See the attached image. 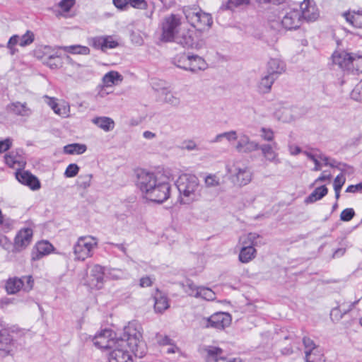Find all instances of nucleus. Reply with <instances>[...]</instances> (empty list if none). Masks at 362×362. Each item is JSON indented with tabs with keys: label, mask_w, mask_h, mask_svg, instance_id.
<instances>
[{
	"label": "nucleus",
	"mask_w": 362,
	"mask_h": 362,
	"mask_svg": "<svg viewBox=\"0 0 362 362\" xmlns=\"http://www.w3.org/2000/svg\"><path fill=\"white\" fill-rule=\"evenodd\" d=\"M141 339V326L136 322H129L124 328L117 343L110 349L109 362H133L130 352L142 358L146 353V347Z\"/></svg>",
	"instance_id": "1"
},
{
	"label": "nucleus",
	"mask_w": 362,
	"mask_h": 362,
	"mask_svg": "<svg viewBox=\"0 0 362 362\" xmlns=\"http://www.w3.org/2000/svg\"><path fill=\"white\" fill-rule=\"evenodd\" d=\"M177 188L180 192L181 202L183 204H189L199 196V181L195 175H180L177 180Z\"/></svg>",
	"instance_id": "2"
},
{
	"label": "nucleus",
	"mask_w": 362,
	"mask_h": 362,
	"mask_svg": "<svg viewBox=\"0 0 362 362\" xmlns=\"http://www.w3.org/2000/svg\"><path fill=\"white\" fill-rule=\"evenodd\" d=\"M182 11L188 23L197 30H209L213 23L211 16L202 11L199 7L185 6Z\"/></svg>",
	"instance_id": "3"
},
{
	"label": "nucleus",
	"mask_w": 362,
	"mask_h": 362,
	"mask_svg": "<svg viewBox=\"0 0 362 362\" xmlns=\"http://www.w3.org/2000/svg\"><path fill=\"white\" fill-rule=\"evenodd\" d=\"M98 239L91 235L81 236L73 246L74 259L84 261L93 255L98 247Z\"/></svg>",
	"instance_id": "4"
},
{
	"label": "nucleus",
	"mask_w": 362,
	"mask_h": 362,
	"mask_svg": "<svg viewBox=\"0 0 362 362\" xmlns=\"http://www.w3.org/2000/svg\"><path fill=\"white\" fill-rule=\"evenodd\" d=\"M181 19L175 14H170L163 18L160 23L161 40L173 42L181 28Z\"/></svg>",
	"instance_id": "5"
},
{
	"label": "nucleus",
	"mask_w": 362,
	"mask_h": 362,
	"mask_svg": "<svg viewBox=\"0 0 362 362\" xmlns=\"http://www.w3.org/2000/svg\"><path fill=\"white\" fill-rule=\"evenodd\" d=\"M170 185L167 179L160 175L158 182L156 183V186L149 192L146 198L154 202L163 203L170 197Z\"/></svg>",
	"instance_id": "6"
},
{
	"label": "nucleus",
	"mask_w": 362,
	"mask_h": 362,
	"mask_svg": "<svg viewBox=\"0 0 362 362\" xmlns=\"http://www.w3.org/2000/svg\"><path fill=\"white\" fill-rule=\"evenodd\" d=\"M160 175L155 173L141 169L137 172L136 185L145 197L158 182Z\"/></svg>",
	"instance_id": "7"
},
{
	"label": "nucleus",
	"mask_w": 362,
	"mask_h": 362,
	"mask_svg": "<svg viewBox=\"0 0 362 362\" xmlns=\"http://www.w3.org/2000/svg\"><path fill=\"white\" fill-rule=\"evenodd\" d=\"M115 334L110 329H103L93 337L92 341L95 347L98 349H111L119 338H115Z\"/></svg>",
	"instance_id": "8"
},
{
	"label": "nucleus",
	"mask_w": 362,
	"mask_h": 362,
	"mask_svg": "<svg viewBox=\"0 0 362 362\" xmlns=\"http://www.w3.org/2000/svg\"><path fill=\"white\" fill-rule=\"evenodd\" d=\"M33 286V279L31 276H25L21 279L13 278L7 281L6 289L10 294H14L23 288L25 291H29Z\"/></svg>",
	"instance_id": "9"
},
{
	"label": "nucleus",
	"mask_w": 362,
	"mask_h": 362,
	"mask_svg": "<svg viewBox=\"0 0 362 362\" xmlns=\"http://www.w3.org/2000/svg\"><path fill=\"white\" fill-rule=\"evenodd\" d=\"M231 323V317L226 313H216L207 319L204 320L203 326L206 328L212 327L223 329Z\"/></svg>",
	"instance_id": "10"
},
{
	"label": "nucleus",
	"mask_w": 362,
	"mask_h": 362,
	"mask_svg": "<svg viewBox=\"0 0 362 362\" xmlns=\"http://www.w3.org/2000/svg\"><path fill=\"white\" fill-rule=\"evenodd\" d=\"M226 171L235 177V182L240 186L247 185L252 180V174L247 167L227 165Z\"/></svg>",
	"instance_id": "11"
},
{
	"label": "nucleus",
	"mask_w": 362,
	"mask_h": 362,
	"mask_svg": "<svg viewBox=\"0 0 362 362\" xmlns=\"http://www.w3.org/2000/svg\"><path fill=\"white\" fill-rule=\"evenodd\" d=\"M192 31L189 30L181 31L180 29L173 41L185 47L197 49L202 48L204 46V42L203 40H195L192 37Z\"/></svg>",
	"instance_id": "12"
},
{
	"label": "nucleus",
	"mask_w": 362,
	"mask_h": 362,
	"mask_svg": "<svg viewBox=\"0 0 362 362\" xmlns=\"http://www.w3.org/2000/svg\"><path fill=\"white\" fill-rule=\"evenodd\" d=\"M301 23L300 11L298 9H289L282 16L281 24L287 30L297 29Z\"/></svg>",
	"instance_id": "13"
},
{
	"label": "nucleus",
	"mask_w": 362,
	"mask_h": 362,
	"mask_svg": "<svg viewBox=\"0 0 362 362\" xmlns=\"http://www.w3.org/2000/svg\"><path fill=\"white\" fill-rule=\"evenodd\" d=\"M33 235L31 228H25L20 230L15 237L13 251L21 252L26 248L32 241Z\"/></svg>",
	"instance_id": "14"
},
{
	"label": "nucleus",
	"mask_w": 362,
	"mask_h": 362,
	"mask_svg": "<svg viewBox=\"0 0 362 362\" xmlns=\"http://www.w3.org/2000/svg\"><path fill=\"white\" fill-rule=\"evenodd\" d=\"M208 362H240L236 358H228L224 351L219 347L208 346L204 349Z\"/></svg>",
	"instance_id": "15"
},
{
	"label": "nucleus",
	"mask_w": 362,
	"mask_h": 362,
	"mask_svg": "<svg viewBox=\"0 0 362 362\" xmlns=\"http://www.w3.org/2000/svg\"><path fill=\"white\" fill-rule=\"evenodd\" d=\"M301 19L307 22H313L316 21L319 16V10L314 2L309 0H304L300 4Z\"/></svg>",
	"instance_id": "16"
},
{
	"label": "nucleus",
	"mask_w": 362,
	"mask_h": 362,
	"mask_svg": "<svg viewBox=\"0 0 362 362\" xmlns=\"http://www.w3.org/2000/svg\"><path fill=\"white\" fill-rule=\"evenodd\" d=\"M16 177L21 184L32 190H38L41 187L38 178L28 171H18L16 173Z\"/></svg>",
	"instance_id": "17"
},
{
	"label": "nucleus",
	"mask_w": 362,
	"mask_h": 362,
	"mask_svg": "<svg viewBox=\"0 0 362 362\" xmlns=\"http://www.w3.org/2000/svg\"><path fill=\"white\" fill-rule=\"evenodd\" d=\"M15 343L11 335L6 329L0 331V353L3 356L12 354Z\"/></svg>",
	"instance_id": "18"
},
{
	"label": "nucleus",
	"mask_w": 362,
	"mask_h": 362,
	"mask_svg": "<svg viewBox=\"0 0 362 362\" xmlns=\"http://www.w3.org/2000/svg\"><path fill=\"white\" fill-rule=\"evenodd\" d=\"M90 45L95 49L106 51L107 49H113L118 46V42L111 36H98L90 39Z\"/></svg>",
	"instance_id": "19"
},
{
	"label": "nucleus",
	"mask_w": 362,
	"mask_h": 362,
	"mask_svg": "<svg viewBox=\"0 0 362 362\" xmlns=\"http://www.w3.org/2000/svg\"><path fill=\"white\" fill-rule=\"evenodd\" d=\"M235 149L239 153H249L259 149V144L250 140L246 134H242L235 146Z\"/></svg>",
	"instance_id": "20"
},
{
	"label": "nucleus",
	"mask_w": 362,
	"mask_h": 362,
	"mask_svg": "<svg viewBox=\"0 0 362 362\" xmlns=\"http://www.w3.org/2000/svg\"><path fill=\"white\" fill-rule=\"evenodd\" d=\"M259 149L261 150L262 154L266 160L275 165H278L281 163L279 158V153L276 151L277 149L276 143L274 142L272 144H264L260 146L259 145Z\"/></svg>",
	"instance_id": "21"
},
{
	"label": "nucleus",
	"mask_w": 362,
	"mask_h": 362,
	"mask_svg": "<svg viewBox=\"0 0 362 362\" xmlns=\"http://www.w3.org/2000/svg\"><path fill=\"white\" fill-rule=\"evenodd\" d=\"M104 279V269L100 265H95L90 272L88 285L91 288L100 289L102 288Z\"/></svg>",
	"instance_id": "22"
},
{
	"label": "nucleus",
	"mask_w": 362,
	"mask_h": 362,
	"mask_svg": "<svg viewBox=\"0 0 362 362\" xmlns=\"http://www.w3.org/2000/svg\"><path fill=\"white\" fill-rule=\"evenodd\" d=\"M54 249V247L48 241L38 242L32 252V259L38 260L42 257L49 255Z\"/></svg>",
	"instance_id": "23"
},
{
	"label": "nucleus",
	"mask_w": 362,
	"mask_h": 362,
	"mask_svg": "<svg viewBox=\"0 0 362 362\" xmlns=\"http://www.w3.org/2000/svg\"><path fill=\"white\" fill-rule=\"evenodd\" d=\"M332 62L341 69H351L352 54L344 51L335 52L332 54Z\"/></svg>",
	"instance_id": "24"
},
{
	"label": "nucleus",
	"mask_w": 362,
	"mask_h": 362,
	"mask_svg": "<svg viewBox=\"0 0 362 362\" xmlns=\"http://www.w3.org/2000/svg\"><path fill=\"white\" fill-rule=\"evenodd\" d=\"M91 122L105 132L113 130L115 126L114 120L105 116L95 117L91 119Z\"/></svg>",
	"instance_id": "25"
},
{
	"label": "nucleus",
	"mask_w": 362,
	"mask_h": 362,
	"mask_svg": "<svg viewBox=\"0 0 362 362\" xmlns=\"http://www.w3.org/2000/svg\"><path fill=\"white\" fill-rule=\"evenodd\" d=\"M267 74L278 77L285 71V64L278 59H271L267 63Z\"/></svg>",
	"instance_id": "26"
},
{
	"label": "nucleus",
	"mask_w": 362,
	"mask_h": 362,
	"mask_svg": "<svg viewBox=\"0 0 362 362\" xmlns=\"http://www.w3.org/2000/svg\"><path fill=\"white\" fill-rule=\"evenodd\" d=\"M122 81L123 76L115 71L107 73L103 78V83L106 87L119 85Z\"/></svg>",
	"instance_id": "27"
},
{
	"label": "nucleus",
	"mask_w": 362,
	"mask_h": 362,
	"mask_svg": "<svg viewBox=\"0 0 362 362\" xmlns=\"http://www.w3.org/2000/svg\"><path fill=\"white\" fill-rule=\"evenodd\" d=\"M276 79V76H272L268 74L265 75L260 79L257 84V91L262 94L269 93Z\"/></svg>",
	"instance_id": "28"
},
{
	"label": "nucleus",
	"mask_w": 362,
	"mask_h": 362,
	"mask_svg": "<svg viewBox=\"0 0 362 362\" xmlns=\"http://www.w3.org/2000/svg\"><path fill=\"white\" fill-rule=\"evenodd\" d=\"M257 250L252 245L243 246L239 254V260L242 263H248L256 257Z\"/></svg>",
	"instance_id": "29"
},
{
	"label": "nucleus",
	"mask_w": 362,
	"mask_h": 362,
	"mask_svg": "<svg viewBox=\"0 0 362 362\" xmlns=\"http://www.w3.org/2000/svg\"><path fill=\"white\" fill-rule=\"evenodd\" d=\"M8 110L17 115L28 116L30 114V110L27 107L26 103L15 102L8 106Z\"/></svg>",
	"instance_id": "30"
},
{
	"label": "nucleus",
	"mask_w": 362,
	"mask_h": 362,
	"mask_svg": "<svg viewBox=\"0 0 362 362\" xmlns=\"http://www.w3.org/2000/svg\"><path fill=\"white\" fill-rule=\"evenodd\" d=\"M259 235L255 233H250L240 237L239 242L243 246L252 245V247L257 246L261 244L258 240Z\"/></svg>",
	"instance_id": "31"
},
{
	"label": "nucleus",
	"mask_w": 362,
	"mask_h": 362,
	"mask_svg": "<svg viewBox=\"0 0 362 362\" xmlns=\"http://www.w3.org/2000/svg\"><path fill=\"white\" fill-rule=\"evenodd\" d=\"M305 360L307 362H323L325 361L323 354L321 350L316 347L313 349L305 351Z\"/></svg>",
	"instance_id": "32"
},
{
	"label": "nucleus",
	"mask_w": 362,
	"mask_h": 362,
	"mask_svg": "<svg viewBox=\"0 0 362 362\" xmlns=\"http://www.w3.org/2000/svg\"><path fill=\"white\" fill-rule=\"evenodd\" d=\"M206 67L207 64L203 58L197 55L191 56L190 67H189V71L196 72L199 70H204Z\"/></svg>",
	"instance_id": "33"
},
{
	"label": "nucleus",
	"mask_w": 362,
	"mask_h": 362,
	"mask_svg": "<svg viewBox=\"0 0 362 362\" xmlns=\"http://www.w3.org/2000/svg\"><path fill=\"white\" fill-rule=\"evenodd\" d=\"M328 189L325 186L317 187L306 199L305 203H313L317 200L321 199L327 194Z\"/></svg>",
	"instance_id": "34"
},
{
	"label": "nucleus",
	"mask_w": 362,
	"mask_h": 362,
	"mask_svg": "<svg viewBox=\"0 0 362 362\" xmlns=\"http://www.w3.org/2000/svg\"><path fill=\"white\" fill-rule=\"evenodd\" d=\"M155 303L154 309L156 312L162 313L169 307L167 297L163 296L160 293H157L154 296Z\"/></svg>",
	"instance_id": "35"
},
{
	"label": "nucleus",
	"mask_w": 362,
	"mask_h": 362,
	"mask_svg": "<svg viewBox=\"0 0 362 362\" xmlns=\"http://www.w3.org/2000/svg\"><path fill=\"white\" fill-rule=\"evenodd\" d=\"M192 55L181 54L174 58V64L179 68L189 71Z\"/></svg>",
	"instance_id": "36"
},
{
	"label": "nucleus",
	"mask_w": 362,
	"mask_h": 362,
	"mask_svg": "<svg viewBox=\"0 0 362 362\" xmlns=\"http://www.w3.org/2000/svg\"><path fill=\"white\" fill-rule=\"evenodd\" d=\"M86 149L85 144H72L65 146L64 151L67 154H82Z\"/></svg>",
	"instance_id": "37"
},
{
	"label": "nucleus",
	"mask_w": 362,
	"mask_h": 362,
	"mask_svg": "<svg viewBox=\"0 0 362 362\" xmlns=\"http://www.w3.org/2000/svg\"><path fill=\"white\" fill-rule=\"evenodd\" d=\"M223 139H226L228 141H233L237 140L238 135L237 132L234 130L226 132L219 134H217L214 139L211 141L212 143H220Z\"/></svg>",
	"instance_id": "38"
},
{
	"label": "nucleus",
	"mask_w": 362,
	"mask_h": 362,
	"mask_svg": "<svg viewBox=\"0 0 362 362\" xmlns=\"http://www.w3.org/2000/svg\"><path fill=\"white\" fill-rule=\"evenodd\" d=\"M221 184V178L216 174H208L204 177V185L206 188H215Z\"/></svg>",
	"instance_id": "39"
},
{
	"label": "nucleus",
	"mask_w": 362,
	"mask_h": 362,
	"mask_svg": "<svg viewBox=\"0 0 362 362\" xmlns=\"http://www.w3.org/2000/svg\"><path fill=\"white\" fill-rule=\"evenodd\" d=\"M62 49L67 52L71 54H88L90 53V49L86 46L81 45H71V46H64L62 47Z\"/></svg>",
	"instance_id": "40"
},
{
	"label": "nucleus",
	"mask_w": 362,
	"mask_h": 362,
	"mask_svg": "<svg viewBox=\"0 0 362 362\" xmlns=\"http://www.w3.org/2000/svg\"><path fill=\"white\" fill-rule=\"evenodd\" d=\"M163 93L165 95L163 98L165 103L173 107H177L180 105V100L179 98L167 91L165 89L163 90Z\"/></svg>",
	"instance_id": "41"
},
{
	"label": "nucleus",
	"mask_w": 362,
	"mask_h": 362,
	"mask_svg": "<svg viewBox=\"0 0 362 362\" xmlns=\"http://www.w3.org/2000/svg\"><path fill=\"white\" fill-rule=\"evenodd\" d=\"M199 286L194 285L192 282L187 281V284L184 286V290L185 293H187L189 296H194L195 298H199L200 296Z\"/></svg>",
	"instance_id": "42"
},
{
	"label": "nucleus",
	"mask_w": 362,
	"mask_h": 362,
	"mask_svg": "<svg viewBox=\"0 0 362 362\" xmlns=\"http://www.w3.org/2000/svg\"><path fill=\"white\" fill-rule=\"evenodd\" d=\"M70 112V106L68 103L62 101L58 103V107L55 110V113L62 117H68Z\"/></svg>",
	"instance_id": "43"
},
{
	"label": "nucleus",
	"mask_w": 362,
	"mask_h": 362,
	"mask_svg": "<svg viewBox=\"0 0 362 362\" xmlns=\"http://www.w3.org/2000/svg\"><path fill=\"white\" fill-rule=\"evenodd\" d=\"M44 63L51 69H57L62 65V59L59 56L50 55Z\"/></svg>",
	"instance_id": "44"
},
{
	"label": "nucleus",
	"mask_w": 362,
	"mask_h": 362,
	"mask_svg": "<svg viewBox=\"0 0 362 362\" xmlns=\"http://www.w3.org/2000/svg\"><path fill=\"white\" fill-rule=\"evenodd\" d=\"M276 115L279 120H281L284 122H289L293 119L290 110L286 107H283L276 112Z\"/></svg>",
	"instance_id": "45"
},
{
	"label": "nucleus",
	"mask_w": 362,
	"mask_h": 362,
	"mask_svg": "<svg viewBox=\"0 0 362 362\" xmlns=\"http://www.w3.org/2000/svg\"><path fill=\"white\" fill-rule=\"evenodd\" d=\"M35 40V35L30 30H27V32L20 37L19 45L21 47L28 46L33 42Z\"/></svg>",
	"instance_id": "46"
},
{
	"label": "nucleus",
	"mask_w": 362,
	"mask_h": 362,
	"mask_svg": "<svg viewBox=\"0 0 362 362\" xmlns=\"http://www.w3.org/2000/svg\"><path fill=\"white\" fill-rule=\"evenodd\" d=\"M303 153L315 163L313 170L318 171L321 170L322 163L320 162L319 153H313L309 151H304Z\"/></svg>",
	"instance_id": "47"
},
{
	"label": "nucleus",
	"mask_w": 362,
	"mask_h": 362,
	"mask_svg": "<svg viewBox=\"0 0 362 362\" xmlns=\"http://www.w3.org/2000/svg\"><path fill=\"white\" fill-rule=\"evenodd\" d=\"M199 293H200L199 298H203L204 300H214L216 298V294L211 288L206 287H200Z\"/></svg>",
	"instance_id": "48"
},
{
	"label": "nucleus",
	"mask_w": 362,
	"mask_h": 362,
	"mask_svg": "<svg viewBox=\"0 0 362 362\" xmlns=\"http://www.w3.org/2000/svg\"><path fill=\"white\" fill-rule=\"evenodd\" d=\"M351 98L362 103V79L356 85L351 92Z\"/></svg>",
	"instance_id": "49"
},
{
	"label": "nucleus",
	"mask_w": 362,
	"mask_h": 362,
	"mask_svg": "<svg viewBox=\"0 0 362 362\" xmlns=\"http://www.w3.org/2000/svg\"><path fill=\"white\" fill-rule=\"evenodd\" d=\"M78 171L79 167L76 164H69L64 172V176L66 177H75L78 173Z\"/></svg>",
	"instance_id": "50"
},
{
	"label": "nucleus",
	"mask_w": 362,
	"mask_h": 362,
	"mask_svg": "<svg viewBox=\"0 0 362 362\" xmlns=\"http://www.w3.org/2000/svg\"><path fill=\"white\" fill-rule=\"evenodd\" d=\"M261 137L267 141H272L274 137V132L269 128L262 127L260 129Z\"/></svg>",
	"instance_id": "51"
},
{
	"label": "nucleus",
	"mask_w": 362,
	"mask_h": 362,
	"mask_svg": "<svg viewBox=\"0 0 362 362\" xmlns=\"http://www.w3.org/2000/svg\"><path fill=\"white\" fill-rule=\"evenodd\" d=\"M352 306H354V304L349 305V310H351ZM347 311L348 310L345 309L342 305H341L339 308H333L331 310L330 315L332 317L334 316L337 319H340L342 317V315L345 314Z\"/></svg>",
	"instance_id": "52"
},
{
	"label": "nucleus",
	"mask_w": 362,
	"mask_h": 362,
	"mask_svg": "<svg viewBox=\"0 0 362 362\" xmlns=\"http://www.w3.org/2000/svg\"><path fill=\"white\" fill-rule=\"evenodd\" d=\"M355 215V212L353 209L348 208L343 210L340 214V218L343 221H351Z\"/></svg>",
	"instance_id": "53"
},
{
	"label": "nucleus",
	"mask_w": 362,
	"mask_h": 362,
	"mask_svg": "<svg viewBox=\"0 0 362 362\" xmlns=\"http://www.w3.org/2000/svg\"><path fill=\"white\" fill-rule=\"evenodd\" d=\"M351 60V69L362 71V57L352 55Z\"/></svg>",
	"instance_id": "54"
},
{
	"label": "nucleus",
	"mask_w": 362,
	"mask_h": 362,
	"mask_svg": "<svg viewBox=\"0 0 362 362\" xmlns=\"http://www.w3.org/2000/svg\"><path fill=\"white\" fill-rule=\"evenodd\" d=\"M75 0H62L59 3V6L63 11L68 12L74 6Z\"/></svg>",
	"instance_id": "55"
},
{
	"label": "nucleus",
	"mask_w": 362,
	"mask_h": 362,
	"mask_svg": "<svg viewBox=\"0 0 362 362\" xmlns=\"http://www.w3.org/2000/svg\"><path fill=\"white\" fill-rule=\"evenodd\" d=\"M156 341L160 345L163 346L173 345V340L168 336L160 334L156 335Z\"/></svg>",
	"instance_id": "56"
},
{
	"label": "nucleus",
	"mask_w": 362,
	"mask_h": 362,
	"mask_svg": "<svg viewBox=\"0 0 362 362\" xmlns=\"http://www.w3.org/2000/svg\"><path fill=\"white\" fill-rule=\"evenodd\" d=\"M345 181L346 178L342 173L337 175L334 181V189H341Z\"/></svg>",
	"instance_id": "57"
},
{
	"label": "nucleus",
	"mask_w": 362,
	"mask_h": 362,
	"mask_svg": "<svg viewBox=\"0 0 362 362\" xmlns=\"http://www.w3.org/2000/svg\"><path fill=\"white\" fill-rule=\"evenodd\" d=\"M320 162H322L325 166L329 165L331 167H336V160L330 159L329 157L324 154L319 153Z\"/></svg>",
	"instance_id": "58"
},
{
	"label": "nucleus",
	"mask_w": 362,
	"mask_h": 362,
	"mask_svg": "<svg viewBox=\"0 0 362 362\" xmlns=\"http://www.w3.org/2000/svg\"><path fill=\"white\" fill-rule=\"evenodd\" d=\"M129 4L136 8H144L146 6L145 0H129Z\"/></svg>",
	"instance_id": "59"
},
{
	"label": "nucleus",
	"mask_w": 362,
	"mask_h": 362,
	"mask_svg": "<svg viewBox=\"0 0 362 362\" xmlns=\"http://www.w3.org/2000/svg\"><path fill=\"white\" fill-rule=\"evenodd\" d=\"M303 345L305 346V351H308V350H310V349H313L315 348H316L317 346H315L314 341L310 339V338H308V337H304L303 339Z\"/></svg>",
	"instance_id": "60"
},
{
	"label": "nucleus",
	"mask_w": 362,
	"mask_h": 362,
	"mask_svg": "<svg viewBox=\"0 0 362 362\" xmlns=\"http://www.w3.org/2000/svg\"><path fill=\"white\" fill-rule=\"evenodd\" d=\"M11 146V140L10 139H6L4 141H0V153L5 152Z\"/></svg>",
	"instance_id": "61"
},
{
	"label": "nucleus",
	"mask_w": 362,
	"mask_h": 362,
	"mask_svg": "<svg viewBox=\"0 0 362 362\" xmlns=\"http://www.w3.org/2000/svg\"><path fill=\"white\" fill-rule=\"evenodd\" d=\"M153 284V280L150 276H144L140 279L139 285L141 287H148L151 286Z\"/></svg>",
	"instance_id": "62"
},
{
	"label": "nucleus",
	"mask_w": 362,
	"mask_h": 362,
	"mask_svg": "<svg viewBox=\"0 0 362 362\" xmlns=\"http://www.w3.org/2000/svg\"><path fill=\"white\" fill-rule=\"evenodd\" d=\"M44 98L46 99V103H47V105L55 112V110H57V108L58 107V103L56 102V99L54 98L48 97L47 95H45Z\"/></svg>",
	"instance_id": "63"
},
{
	"label": "nucleus",
	"mask_w": 362,
	"mask_h": 362,
	"mask_svg": "<svg viewBox=\"0 0 362 362\" xmlns=\"http://www.w3.org/2000/svg\"><path fill=\"white\" fill-rule=\"evenodd\" d=\"M250 0H229L228 1V7L232 8L233 7H236L243 4H247Z\"/></svg>",
	"instance_id": "64"
}]
</instances>
